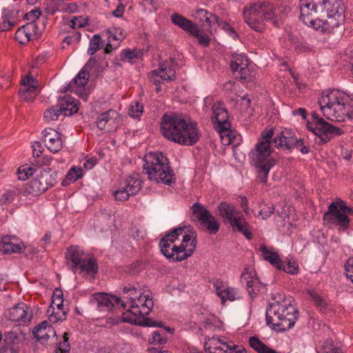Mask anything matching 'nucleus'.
Wrapping results in <instances>:
<instances>
[{
    "mask_svg": "<svg viewBox=\"0 0 353 353\" xmlns=\"http://www.w3.org/2000/svg\"><path fill=\"white\" fill-rule=\"evenodd\" d=\"M300 19L303 23L327 33L342 25L345 5L342 0H300Z\"/></svg>",
    "mask_w": 353,
    "mask_h": 353,
    "instance_id": "1",
    "label": "nucleus"
},
{
    "mask_svg": "<svg viewBox=\"0 0 353 353\" xmlns=\"http://www.w3.org/2000/svg\"><path fill=\"white\" fill-rule=\"evenodd\" d=\"M320 108L327 119L344 121L353 119V97L339 90L323 92L319 98Z\"/></svg>",
    "mask_w": 353,
    "mask_h": 353,
    "instance_id": "2",
    "label": "nucleus"
},
{
    "mask_svg": "<svg viewBox=\"0 0 353 353\" xmlns=\"http://www.w3.org/2000/svg\"><path fill=\"white\" fill-rule=\"evenodd\" d=\"M125 303V305L128 304L129 307L122 314L123 322L143 327L162 326L161 322L145 317L154 307V302L149 294H139V296L135 297L130 296L129 301Z\"/></svg>",
    "mask_w": 353,
    "mask_h": 353,
    "instance_id": "3",
    "label": "nucleus"
},
{
    "mask_svg": "<svg viewBox=\"0 0 353 353\" xmlns=\"http://www.w3.org/2000/svg\"><path fill=\"white\" fill-rule=\"evenodd\" d=\"M273 135L272 128L263 131L255 148L250 153L252 163L256 168L258 177L263 183H266L268 173L276 163V161L271 157L272 151L270 143Z\"/></svg>",
    "mask_w": 353,
    "mask_h": 353,
    "instance_id": "4",
    "label": "nucleus"
},
{
    "mask_svg": "<svg viewBox=\"0 0 353 353\" xmlns=\"http://www.w3.org/2000/svg\"><path fill=\"white\" fill-rule=\"evenodd\" d=\"M143 170L150 180L173 186L176 183L174 171L167 157L161 152H149L144 157Z\"/></svg>",
    "mask_w": 353,
    "mask_h": 353,
    "instance_id": "5",
    "label": "nucleus"
},
{
    "mask_svg": "<svg viewBox=\"0 0 353 353\" xmlns=\"http://www.w3.org/2000/svg\"><path fill=\"white\" fill-rule=\"evenodd\" d=\"M299 311L290 303L277 301L270 304L267 309V324L276 330L286 331L294 326Z\"/></svg>",
    "mask_w": 353,
    "mask_h": 353,
    "instance_id": "6",
    "label": "nucleus"
},
{
    "mask_svg": "<svg viewBox=\"0 0 353 353\" xmlns=\"http://www.w3.org/2000/svg\"><path fill=\"white\" fill-rule=\"evenodd\" d=\"M274 17L275 9L268 1L253 3L243 10L245 21L256 32L264 30L265 21H272L275 26H278Z\"/></svg>",
    "mask_w": 353,
    "mask_h": 353,
    "instance_id": "7",
    "label": "nucleus"
},
{
    "mask_svg": "<svg viewBox=\"0 0 353 353\" xmlns=\"http://www.w3.org/2000/svg\"><path fill=\"white\" fill-rule=\"evenodd\" d=\"M219 215L223 218V222L228 223L233 231L242 233L248 239L252 238V233L249 224L242 216L240 211L236 208L226 202H221L218 208Z\"/></svg>",
    "mask_w": 353,
    "mask_h": 353,
    "instance_id": "8",
    "label": "nucleus"
},
{
    "mask_svg": "<svg viewBox=\"0 0 353 353\" xmlns=\"http://www.w3.org/2000/svg\"><path fill=\"white\" fill-rule=\"evenodd\" d=\"M312 122L307 123V128L316 136L315 141L317 144L327 143L334 137L344 133L341 128L327 123L315 112L312 113Z\"/></svg>",
    "mask_w": 353,
    "mask_h": 353,
    "instance_id": "9",
    "label": "nucleus"
},
{
    "mask_svg": "<svg viewBox=\"0 0 353 353\" xmlns=\"http://www.w3.org/2000/svg\"><path fill=\"white\" fill-rule=\"evenodd\" d=\"M347 214H353V209L348 207L343 200L336 199L330 203L327 212L323 214L324 224H336L346 230L350 221Z\"/></svg>",
    "mask_w": 353,
    "mask_h": 353,
    "instance_id": "10",
    "label": "nucleus"
},
{
    "mask_svg": "<svg viewBox=\"0 0 353 353\" xmlns=\"http://www.w3.org/2000/svg\"><path fill=\"white\" fill-rule=\"evenodd\" d=\"M57 183V172L51 168H37L34 178L27 184L26 192L38 195Z\"/></svg>",
    "mask_w": 353,
    "mask_h": 353,
    "instance_id": "11",
    "label": "nucleus"
},
{
    "mask_svg": "<svg viewBox=\"0 0 353 353\" xmlns=\"http://www.w3.org/2000/svg\"><path fill=\"white\" fill-rule=\"evenodd\" d=\"M197 241L196 234L189 231L185 232L181 243L176 246L174 245L170 249V254L167 256L170 262H179L186 259L192 255L196 246Z\"/></svg>",
    "mask_w": 353,
    "mask_h": 353,
    "instance_id": "12",
    "label": "nucleus"
},
{
    "mask_svg": "<svg viewBox=\"0 0 353 353\" xmlns=\"http://www.w3.org/2000/svg\"><path fill=\"white\" fill-rule=\"evenodd\" d=\"M197 241L196 234L189 231L185 232L181 243L176 246L174 245L170 249V254L167 256L170 262H179L186 259L192 255L196 246Z\"/></svg>",
    "mask_w": 353,
    "mask_h": 353,
    "instance_id": "13",
    "label": "nucleus"
},
{
    "mask_svg": "<svg viewBox=\"0 0 353 353\" xmlns=\"http://www.w3.org/2000/svg\"><path fill=\"white\" fill-rule=\"evenodd\" d=\"M186 121L179 115L165 114L161 121V132L168 140L175 142Z\"/></svg>",
    "mask_w": 353,
    "mask_h": 353,
    "instance_id": "14",
    "label": "nucleus"
},
{
    "mask_svg": "<svg viewBox=\"0 0 353 353\" xmlns=\"http://www.w3.org/2000/svg\"><path fill=\"white\" fill-rule=\"evenodd\" d=\"M192 212V220L198 221L205 227L210 234H216L220 228V223L208 211L203 205L195 203L191 207Z\"/></svg>",
    "mask_w": 353,
    "mask_h": 353,
    "instance_id": "15",
    "label": "nucleus"
},
{
    "mask_svg": "<svg viewBox=\"0 0 353 353\" xmlns=\"http://www.w3.org/2000/svg\"><path fill=\"white\" fill-rule=\"evenodd\" d=\"M67 262L72 265H97L98 261L93 254L85 252L80 247L70 245L65 252Z\"/></svg>",
    "mask_w": 353,
    "mask_h": 353,
    "instance_id": "16",
    "label": "nucleus"
},
{
    "mask_svg": "<svg viewBox=\"0 0 353 353\" xmlns=\"http://www.w3.org/2000/svg\"><path fill=\"white\" fill-rule=\"evenodd\" d=\"M259 250L261 257L271 265H295L297 260L293 256L283 257L279 254V251L273 248L265 245H261Z\"/></svg>",
    "mask_w": 353,
    "mask_h": 353,
    "instance_id": "17",
    "label": "nucleus"
},
{
    "mask_svg": "<svg viewBox=\"0 0 353 353\" xmlns=\"http://www.w3.org/2000/svg\"><path fill=\"white\" fill-rule=\"evenodd\" d=\"M212 121L216 124V128L220 134L228 135L230 123L228 121V113L222 102H218L212 108Z\"/></svg>",
    "mask_w": 353,
    "mask_h": 353,
    "instance_id": "18",
    "label": "nucleus"
},
{
    "mask_svg": "<svg viewBox=\"0 0 353 353\" xmlns=\"http://www.w3.org/2000/svg\"><path fill=\"white\" fill-rule=\"evenodd\" d=\"M90 301L99 311H110L115 305L119 303L123 308L125 307V303L119 297L103 292L94 294Z\"/></svg>",
    "mask_w": 353,
    "mask_h": 353,
    "instance_id": "19",
    "label": "nucleus"
},
{
    "mask_svg": "<svg viewBox=\"0 0 353 353\" xmlns=\"http://www.w3.org/2000/svg\"><path fill=\"white\" fill-rule=\"evenodd\" d=\"M175 143L184 145H192L198 142L200 138L199 130L196 123H188L186 126L180 130V135L176 137Z\"/></svg>",
    "mask_w": 353,
    "mask_h": 353,
    "instance_id": "20",
    "label": "nucleus"
},
{
    "mask_svg": "<svg viewBox=\"0 0 353 353\" xmlns=\"http://www.w3.org/2000/svg\"><path fill=\"white\" fill-rule=\"evenodd\" d=\"M38 94V82L36 79L27 75L22 79L19 94L21 100L32 101Z\"/></svg>",
    "mask_w": 353,
    "mask_h": 353,
    "instance_id": "21",
    "label": "nucleus"
},
{
    "mask_svg": "<svg viewBox=\"0 0 353 353\" xmlns=\"http://www.w3.org/2000/svg\"><path fill=\"white\" fill-rule=\"evenodd\" d=\"M194 17L197 19L200 23H202L203 27L208 26L210 28L214 24H217L219 26H223V28L234 31L233 28L230 26L228 23L221 21L218 17L209 12L204 9H199L195 12Z\"/></svg>",
    "mask_w": 353,
    "mask_h": 353,
    "instance_id": "22",
    "label": "nucleus"
},
{
    "mask_svg": "<svg viewBox=\"0 0 353 353\" xmlns=\"http://www.w3.org/2000/svg\"><path fill=\"white\" fill-rule=\"evenodd\" d=\"M43 141L47 148L53 153L60 151L63 147L60 134L52 128H46L43 132Z\"/></svg>",
    "mask_w": 353,
    "mask_h": 353,
    "instance_id": "23",
    "label": "nucleus"
},
{
    "mask_svg": "<svg viewBox=\"0 0 353 353\" xmlns=\"http://www.w3.org/2000/svg\"><path fill=\"white\" fill-rule=\"evenodd\" d=\"M185 229V226L174 228L161 239L159 243L161 251L166 258L168 254H170L171 243H174L180 235L183 234Z\"/></svg>",
    "mask_w": 353,
    "mask_h": 353,
    "instance_id": "24",
    "label": "nucleus"
},
{
    "mask_svg": "<svg viewBox=\"0 0 353 353\" xmlns=\"http://www.w3.org/2000/svg\"><path fill=\"white\" fill-rule=\"evenodd\" d=\"M248 59L246 57H243L241 63L237 61H232L230 68L233 73L236 74V78L245 81H251L253 75L248 68Z\"/></svg>",
    "mask_w": 353,
    "mask_h": 353,
    "instance_id": "25",
    "label": "nucleus"
},
{
    "mask_svg": "<svg viewBox=\"0 0 353 353\" xmlns=\"http://www.w3.org/2000/svg\"><path fill=\"white\" fill-rule=\"evenodd\" d=\"M96 64L97 60L94 58L91 57L89 59L83 68L68 85V87L71 88V91H73L72 88L74 85L82 87L87 83L90 77L89 72L94 68Z\"/></svg>",
    "mask_w": 353,
    "mask_h": 353,
    "instance_id": "26",
    "label": "nucleus"
},
{
    "mask_svg": "<svg viewBox=\"0 0 353 353\" xmlns=\"http://www.w3.org/2000/svg\"><path fill=\"white\" fill-rule=\"evenodd\" d=\"M27 309L28 307L23 303L16 304L8 310V318L14 322L26 323L30 320L31 316H28Z\"/></svg>",
    "mask_w": 353,
    "mask_h": 353,
    "instance_id": "27",
    "label": "nucleus"
},
{
    "mask_svg": "<svg viewBox=\"0 0 353 353\" xmlns=\"http://www.w3.org/2000/svg\"><path fill=\"white\" fill-rule=\"evenodd\" d=\"M17 239L14 236L6 235L0 242V251L5 254L21 253L23 243H17Z\"/></svg>",
    "mask_w": 353,
    "mask_h": 353,
    "instance_id": "28",
    "label": "nucleus"
},
{
    "mask_svg": "<svg viewBox=\"0 0 353 353\" xmlns=\"http://www.w3.org/2000/svg\"><path fill=\"white\" fill-rule=\"evenodd\" d=\"M204 349L206 353H225L230 349V345L223 343L221 339L213 336L205 339Z\"/></svg>",
    "mask_w": 353,
    "mask_h": 353,
    "instance_id": "29",
    "label": "nucleus"
},
{
    "mask_svg": "<svg viewBox=\"0 0 353 353\" xmlns=\"http://www.w3.org/2000/svg\"><path fill=\"white\" fill-rule=\"evenodd\" d=\"M79 102L69 95H65L59 99V106L64 116H71L79 110Z\"/></svg>",
    "mask_w": 353,
    "mask_h": 353,
    "instance_id": "30",
    "label": "nucleus"
},
{
    "mask_svg": "<svg viewBox=\"0 0 353 353\" xmlns=\"http://www.w3.org/2000/svg\"><path fill=\"white\" fill-rule=\"evenodd\" d=\"M170 19L173 24L190 34L196 33L197 31V24L178 13L172 14L170 17Z\"/></svg>",
    "mask_w": 353,
    "mask_h": 353,
    "instance_id": "31",
    "label": "nucleus"
},
{
    "mask_svg": "<svg viewBox=\"0 0 353 353\" xmlns=\"http://www.w3.org/2000/svg\"><path fill=\"white\" fill-rule=\"evenodd\" d=\"M241 282L245 283L247 287V291L249 295L252 297L255 293L253 286L257 282L258 278L253 266L246 268L241 274Z\"/></svg>",
    "mask_w": 353,
    "mask_h": 353,
    "instance_id": "32",
    "label": "nucleus"
},
{
    "mask_svg": "<svg viewBox=\"0 0 353 353\" xmlns=\"http://www.w3.org/2000/svg\"><path fill=\"white\" fill-rule=\"evenodd\" d=\"M50 332L55 334L53 328L48 325V323L46 321H45L37 325L33 329L32 334L37 340H48L50 337L48 334Z\"/></svg>",
    "mask_w": 353,
    "mask_h": 353,
    "instance_id": "33",
    "label": "nucleus"
},
{
    "mask_svg": "<svg viewBox=\"0 0 353 353\" xmlns=\"http://www.w3.org/2000/svg\"><path fill=\"white\" fill-rule=\"evenodd\" d=\"M158 76L162 80L172 81L175 79V70L166 63L161 65L158 70L152 71V77Z\"/></svg>",
    "mask_w": 353,
    "mask_h": 353,
    "instance_id": "34",
    "label": "nucleus"
},
{
    "mask_svg": "<svg viewBox=\"0 0 353 353\" xmlns=\"http://www.w3.org/2000/svg\"><path fill=\"white\" fill-rule=\"evenodd\" d=\"M132 196L137 194L141 190V181L139 175L128 176L121 184Z\"/></svg>",
    "mask_w": 353,
    "mask_h": 353,
    "instance_id": "35",
    "label": "nucleus"
},
{
    "mask_svg": "<svg viewBox=\"0 0 353 353\" xmlns=\"http://www.w3.org/2000/svg\"><path fill=\"white\" fill-rule=\"evenodd\" d=\"M72 268L74 274H79L88 280L94 279L98 272V266H72Z\"/></svg>",
    "mask_w": 353,
    "mask_h": 353,
    "instance_id": "36",
    "label": "nucleus"
},
{
    "mask_svg": "<svg viewBox=\"0 0 353 353\" xmlns=\"http://www.w3.org/2000/svg\"><path fill=\"white\" fill-rule=\"evenodd\" d=\"M116 114V112L113 110H109L100 114L96 121L97 128L102 130H104L108 122L112 119V116Z\"/></svg>",
    "mask_w": 353,
    "mask_h": 353,
    "instance_id": "37",
    "label": "nucleus"
},
{
    "mask_svg": "<svg viewBox=\"0 0 353 353\" xmlns=\"http://www.w3.org/2000/svg\"><path fill=\"white\" fill-rule=\"evenodd\" d=\"M61 114H63V112L59 105H54L45 111L43 119L47 123H50L57 121Z\"/></svg>",
    "mask_w": 353,
    "mask_h": 353,
    "instance_id": "38",
    "label": "nucleus"
},
{
    "mask_svg": "<svg viewBox=\"0 0 353 353\" xmlns=\"http://www.w3.org/2000/svg\"><path fill=\"white\" fill-rule=\"evenodd\" d=\"M47 314H48L50 321L54 323L58 321H63L66 317V312L65 311L57 310V312H54V307L52 305L48 308Z\"/></svg>",
    "mask_w": 353,
    "mask_h": 353,
    "instance_id": "39",
    "label": "nucleus"
},
{
    "mask_svg": "<svg viewBox=\"0 0 353 353\" xmlns=\"http://www.w3.org/2000/svg\"><path fill=\"white\" fill-rule=\"evenodd\" d=\"M103 46L101 38L99 34H94L90 40L88 54L93 55L97 50H100Z\"/></svg>",
    "mask_w": 353,
    "mask_h": 353,
    "instance_id": "40",
    "label": "nucleus"
},
{
    "mask_svg": "<svg viewBox=\"0 0 353 353\" xmlns=\"http://www.w3.org/2000/svg\"><path fill=\"white\" fill-rule=\"evenodd\" d=\"M64 0H50L45 4V12L48 14H54L60 10V8L63 5Z\"/></svg>",
    "mask_w": 353,
    "mask_h": 353,
    "instance_id": "41",
    "label": "nucleus"
},
{
    "mask_svg": "<svg viewBox=\"0 0 353 353\" xmlns=\"http://www.w3.org/2000/svg\"><path fill=\"white\" fill-rule=\"evenodd\" d=\"M35 168L33 167H21L18 169L17 174L19 180L25 181L29 178L30 176H33L35 172Z\"/></svg>",
    "mask_w": 353,
    "mask_h": 353,
    "instance_id": "42",
    "label": "nucleus"
},
{
    "mask_svg": "<svg viewBox=\"0 0 353 353\" xmlns=\"http://www.w3.org/2000/svg\"><path fill=\"white\" fill-rule=\"evenodd\" d=\"M143 110V105L138 101H134L129 108V114L133 118H138L142 114Z\"/></svg>",
    "mask_w": 353,
    "mask_h": 353,
    "instance_id": "43",
    "label": "nucleus"
},
{
    "mask_svg": "<svg viewBox=\"0 0 353 353\" xmlns=\"http://www.w3.org/2000/svg\"><path fill=\"white\" fill-rule=\"evenodd\" d=\"M114 195L115 199L119 201H125L132 196L122 185L114 192Z\"/></svg>",
    "mask_w": 353,
    "mask_h": 353,
    "instance_id": "44",
    "label": "nucleus"
},
{
    "mask_svg": "<svg viewBox=\"0 0 353 353\" xmlns=\"http://www.w3.org/2000/svg\"><path fill=\"white\" fill-rule=\"evenodd\" d=\"M24 256L28 259L33 260L37 257L38 250L31 245H23V249L21 252Z\"/></svg>",
    "mask_w": 353,
    "mask_h": 353,
    "instance_id": "45",
    "label": "nucleus"
},
{
    "mask_svg": "<svg viewBox=\"0 0 353 353\" xmlns=\"http://www.w3.org/2000/svg\"><path fill=\"white\" fill-rule=\"evenodd\" d=\"M37 35H41L46 29L47 19L46 17H39L32 19Z\"/></svg>",
    "mask_w": 353,
    "mask_h": 353,
    "instance_id": "46",
    "label": "nucleus"
},
{
    "mask_svg": "<svg viewBox=\"0 0 353 353\" xmlns=\"http://www.w3.org/2000/svg\"><path fill=\"white\" fill-rule=\"evenodd\" d=\"M214 285L216 289V294L221 298V303L224 305V298L223 297V295L225 291V288H228V286L219 279L214 282Z\"/></svg>",
    "mask_w": 353,
    "mask_h": 353,
    "instance_id": "47",
    "label": "nucleus"
},
{
    "mask_svg": "<svg viewBox=\"0 0 353 353\" xmlns=\"http://www.w3.org/2000/svg\"><path fill=\"white\" fill-rule=\"evenodd\" d=\"M193 37L198 39L199 42L201 45L203 46H208L210 41V38L204 34L201 33V29L197 25V31L196 33H190Z\"/></svg>",
    "mask_w": 353,
    "mask_h": 353,
    "instance_id": "48",
    "label": "nucleus"
},
{
    "mask_svg": "<svg viewBox=\"0 0 353 353\" xmlns=\"http://www.w3.org/2000/svg\"><path fill=\"white\" fill-rule=\"evenodd\" d=\"M70 345L68 342V334L65 332L63 334V341L60 342L56 347L54 352H63L66 351L70 353Z\"/></svg>",
    "mask_w": 353,
    "mask_h": 353,
    "instance_id": "49",
    "label": "nucleus"
},
{
    "mask_svg": "<svg viewBox=\"0 0 353 353\" xmlns=\"http://www.w3.org/2000/svg\"><path fill=\"white\" fill-rule=\"evenodd\" d=\"M82 176V170L81 168H77L75 167L72 168L66 175V180L70 181H76L77 179L81 178Z\"/></svg>",
    "mask_w": 353,
    "mask_h": 353,
    "instance_id": "50",
    "label": "nucleus"
},
{
    "mask_svg": "<svg viewBox=\"0 0 353 353\" xmlns=\"http://www.w3.org/2000/svg\"><path fill=\"white\" fill-rule=\"evenodd\" d=\"M4 341L9 345L17 344L19 341V334L13 331L6 332L5 334Z\"/></svg>",
    "mask_w": 353,
    "mask_h": 353,
    "instance_id": "51",
    "label": "nucleus"
},
{
    "mask_svg": "<svg viewBox=\"0 0 353 353\" xmlns=\"http://www.w3.org/2000/svg\"><path fill=\"white\" fill-rule=\"evenodd\" d=\"M122 292L123 294H127V301H129V297L130 296L135 297V296H139V294H142L141 292H138L137 288L131 284L124 286L122 289Z\"/></svg>",
    "mask_w": 353,
    "mask_h": 353,
    "instance_id": "52",
    "label": "nucleus"
},
{
    "mask_svg": "<svg viewBox=\"0 0 353 353\" xmlns=\"http://www.w3.org/2000/svg\"><path fill=\"white\" fill-rule=\"evenodd\" d=\"M164 332L162 333L160 331H155L152 333V338L150 339L151 343L155 344H163L166 342V339L162 336Z\"/></svg>",
    "mask_w": 353,
    "mask_h": 353,
    "instance_id": "53",
    "label": "nucleus"
},
{
    "mask_svg": "<svg viewBox=\"0 0 353 353\" xmlns=\"http://www.w3.org/2000/svg\"><path fill=\"white\" fill-rule=\"evenodd\" d=\"M14 199V193L13 192L7 191L0 196V205H7L11 203Z\"/></svg>",
    "mask_w": 353,
    "mask_h": 353,
    "instance_id": "54",
    "label": "nucleus"
},
{
    "mask_svg": "<svg viewBox=\"0 0 353 353\" xmlns=\"http://www.w3.org/2000/svg\"><path fill=\"white\" fill-rule=\"evenodd\" d=\"M307 294L310 296L317 306H324L325 305L324 300L315 291L312 290H308Z\"/></svg>",
    "mask_w": 353,
    "mask_h": 353,
    "instance_id": "55",
    "label": "nucleus"
},
{
    "mask_svg": "<svg viewBox=\"0 0 353 353\" xmlns=\"http://www.w3.org/2000/svg\"><path fill=\"white\" fill-rule=\"evenodd\" d=\"M323 353H343L341 350L335 347L332 342H325L323 345Z\"/></svg>",
    "mask_w": 353,
    "mask_h": 353,
    "instance_id": "56",
    "label": "nucleus"
},
{
    "mask_svg": "<svg viewBox=\"0 0 353 353\" xmlns=\"http://www.w3.org/2000/svg\"><path fill=\"white\" fill-rule=\"evenodd\" d=\"M26 33V32L22 28V27L19 28L15 33L16 39H18L21 43H26L31 39L30 37H28L27 34Z\"/></svg>",
    "mask_w": 353,
    "mask_h": 353,
    "instance_id": "57",
    "label": "nucleus"
},
{
    "mask_svg": "<svg viewBox=\"0 0 353 353\" xmlns=\"http://www.w3.org/2000/svg\"><path fill=\"white\" fill-rule=\"evenodd\" d=\"M137 57V53L135 50H132L130 49L124 50L121 52V60H132L134 58Z\"/></svg>",
    "mask_w": 353,
    "mask_h": 353,
    "instance_id": "58",
    "label": "nucleus"
},
{
    "mask_svg": "<svg viewBox=\"0 0 353 353\" xmlns=\"http://www.w3.org/2000/svg\"><path fill=\"white\" fill-rule=\"evenodd\" d=\"M21 27L26 32V34H27V36L30 37V39L32 38V37H33L34 35H37V33L35 30V27L34 26V23L32 21L26 23V25H24Z\"/></svg>",
    "mask_w": 353,
    "mask_h": 353,
    "instance_id": "59",
    "label": "nucleus"
},
{
    "mask_svg": "<svg viewBox=\"0 0 353 353\" xmlns=\"http://www.w3.org/2000/svg\"><path fill=\"white\" fill-rule=\"evenodd\" d=\"M236 292L234 288H225V291L223 295V297L224 298V303H225L226 300L229 301H234L236 299Z\"/></svg>",
    "mask_w": 353,
    "mask_h": 353,
    "instance_id": "60",
    "label": "nucleus"
},
{
    "mask_svg": "<svg viewBox=\"0 0 353 353\" xmlns=\"http://www.w3.org/2000/svg\"><path fill=\"white\" fill-rule=\"evenodd\" d=\"M288 139V137L284 136L283 132H281L274 138L273 142L276 148H284V143H285V141H287Z\"/></svg>",
    "mask_w": 353,
    "mask_h": 353,
    "instance_id": "61",
    "label": "nucleus"
},
{
    "mask_svg": "<svg viewBox=\"0 0 353 353\" xmlns=\"http://www.w3.org/2000/svg\"><path fill=\"white\" fill-rule=\"evenodd\" d=\"M279 271L294 275L299 272V266H276Z\"/></svg>",
    "mask_w": 353,
    "mask_h": 353,
    "instance_id": "62",
    "label": "nucleus"
},
{
    "mask_svg": "<svg viewBox=\"0 0 353 353\" xmlns=\"http://www.w3.org/2000/svg\"><path fill=\"white\" fill-rule=\"evenodd\" d=\"M41 14V12L40 9L35 8L34 10L26 13L25 14V19L28 21H32V19L39 18Z\"/></svg>",
    "mask_w": 353,
    "mask_h": 353,
    "instance_id": "63",
    "label": "nucleus"
},
{
    "mask_svg": "<svg viewBox=\"0 0 353 353\" xmlns=\"http://www.w3.org/2000/svg\"><path fill=\"white\" fill-rule=\"evenodd\" d=\"M87 25V22L85 20H81V17H74V19L71 21L70 27L72 28H83Z\"/></svg>",
    "mask_w": 353,
    "mask_h": 353,
    "instance_id": "64",
    "label": "nucleus"
}]
</instances>
